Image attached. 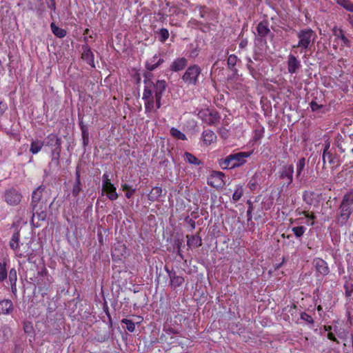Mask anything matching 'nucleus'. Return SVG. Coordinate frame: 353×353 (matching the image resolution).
I'll use <instances>...</instances> for the list:
<instances>
[{"label": "nucleus", "instance_id": "nucleus-1", "mask_svg": "<svg viewBox=\"0 0 353 353\" xmlns=\"http://www.w3.org/2000/svg\"><path fill=\"white\" fill-rule=\"evenodd\" d=\"M142 99L144 101L145 112L147 114L156 112L161 106L162 94L166 88L164 80H158L156 83L150 79L144 81Z\"/></svg>", "mask_w": 353, "mask_h": 353}, {"label": "nucleus", "instance_id": "nucleus-2", "mask_svg": "<svg viewBox=\"0 0 353 353\" xmlns=\"http://www.w3.org/2000/svg\"><path fill=\"white\" fill-rule=\"evenodd\" d=\"M339 210L337 222L341 225H344L353 212V190L343 196Z\"/></svg>", "mask_w": 353, "mask_h": 353}, {"label": "nucleus", "instance_id": "nucleus-3", "mask_svg": "<svg viewBox=\"0 0 353 353\" xmlns=\"http://www.w3.org/2000/svg\"><path fill=\"white\" fill-rule=\"evenodd\" d=\"M252 154L251 151L230 154L220 162V166L224 170L240 167L246 163V159Z\"/></svg>", "mask_w": 353, "mask_h": 353}, {"label": "nucleus", "instance_id": "nucleus-4", "mask_svg": "<svg viewBox=\"0 0 353 353\" xmlns=\"http://www.w3.org/2000/svg\"><path fill=\"white\" fill-rule=\"evenodd\" d=\"M297 37L299 42L296 45L293 46V48H300L301 52H305L314 43L316 34L312 29L307 28L299 31Z\"/></svg>", "mask_w": 353, "mask_h": 353}, {"label": "nucleus", "instance_id": "nucleus-5", "mask_svg": "<svg viewBox=\"0 0 353 353\" xmlns=\"http://www.w3.org/2000/svg\"><path fill=\"white\" fill-rule=\"evenodd\" d=\"M46 145L51 148L52 163L56 165H59L61 150V138L54 134H50L46 137Z\"/></svg>", "mask_w": 353, "mask_h": 353}, {"label": "nucleus", "instance_id": "nucleus-6", "mask_svg": "<svg viewBox=\"0 0 353 353\" xmlns=\"http://www.w3.org/2000/svg\"><path fill=\"white\" fill-rule=\"evenodd\" d=\"M201 72V69L199 65H191L185 70L182 77V79L187 84L196 85Z\"/></svg>", "mask_w": 353, "mask_h": 353}, {"label": "nucleus", "instance_id": "nucleus-7", "mask_svg": "<svg viewBox=\"0 0 353 353\" xmlns=\"http://www.w3.org/2000/svg\"><path fill=\"white\" fill-rule=\"evenodd\" d=\"M198 117L209 125H215L219 123L220 120L219 113L209 109L200 110L198 113Z\"/></svg>", "mask_w": 353, "mask_h": 353}, {"label": "nucleus", "instance_id": "nucleus-8", "mask_svg": "<svg viewBox=\"0 0 353 353\" xmlns=\"http://www.w3.org/2000/svg\"><path fill=\"white\" fill-rule=\"evenodd\" d=\"M102 191L107 194L109 199L114 201L118 198V194L116 192V188L111 183L110 175L105 172L102 176Z\"/></svg>", "mask_w": 353, "mask_h": 353}, {"label": "nucleus", "instance_id": "nucleus-9", "mask_svg": "<svg viewBox=\"0 0 353 353\" xmlns=\"http://www.w3.org/2000/svg\"><path fill=\"white\" fill-rule=\"evenodd\" d=\"M294 166L287 164L282 166L279 170V177L283 180L282 188H288L293 181Z\"/></svg>", "mask_w": 353, "mask_h": 353}, {"label": "nucleus", "instance_id": "nucleus-10", "mask_svg": "<svg viewBox=\"0 0 353 353\" xmlns=\"http://www.w3.org/2000/svg\"><path fill=\"white\" fill-rule=\"evenodd\" d=\"M21 192L14 188H9L4 192V200L9 205H17L21 202Z\"/></svg>", "mask_w": 353, "mask_h": 353}, {"label": "nucleus", "instance_id": "nucleus-11", "mask_svg": "<svg viewBox=\"0 0 353 353\" xmlns=\"http://www.w3.org/2000/svg\"><path fill=\"white\" fill-rule=\"evenodd\" d=\"M225 174L220 171H212L208 178V184L212 187L219 188L225 185Z\"/></svg>", "mask_w": 353, "mask_h": 353}, {"label": "nucleus", "instance_id": "nucleus-12", "mask_svg": "<svg viewBox=\"0 0 353 353\" xmlns=\"http://www.w3.org/2000/svg\"><path fill=\"white\" fill-rule=\"evenodd\" d=\"M44 190V187L43 186H39L37 188H36L32 194V202H31V207L32 209V211L36 210V208H40L41 209V200L42 198V193Z\"/></svg>", "mask_w": 353, "mask_h": 353}, {"label": "nucleus", "instance_id": "nucleus-13", "mask_svg": "<svg viewBox=\"0 0 353 353\" xmlns=\"http://www.w3.org/2000/svg\"><path fill=\"white\" fill-rule=\"evenodd\" d=\"M19 237H20V234H19V231H17L15 232L12 236V238L10 239V248L17 251L18 252V256L19 257H25L26 256H28L30 254H31L30 253H27L26 254H25L24 253L26 252H24L23 253L22 252H21L20 250V246H19Z\"/></svg>", "mask_w": 353, "mask_h": 353}, {"label": "nucleus", "instance_id": "nucleus-14", "mask_svg": "<svg viewBox=\"0 0 353 353\" xmlns=\"http://www.w3.org/2000/svg\"><path fill=\"white\" fill-rule=\"evenodd\" d=\"M314 265L316 272L322 276L327 275L330 272L327 263L323 259H315L314 261Z\"/></svg>", "mask_w": 353, "mask_h": 353}, {"label": "nucleus", "instance_id": "nucleus-15", "mask_svg": "<svg viewBox=\"0 0 353 353\" xmlns=\"http://www.w3.org/2000/svg\"><path fill=\"white\" fill-rule=\"evenodd\" d=\"M164 60L155 54L152 58L149 59L145 63V67L148 70L152 71L160 66Z\"/></svg>", "mask_w": 353, "mask_h": 353}, {"label": "nucleus", "instance_id": "nucleus-16", "mask_svg": "<svg viewBox=\"0 0 353 353\" xmlns=\"http://www.w3.org/2000/svg\"><path fill=\"white\" fill-rule=\"evenodd\" d=\"M188 61L185 57L177 58L170 65V70L173 72H179L185 68Z\"/></svg>", "mask_w": 353, "mask_h": 353}, {"label": "nucleus", "instance_id": "nucleus-17", "mask_svg": "<svg viewBox=\"0 0 353 353\" xmlns=\"http://www.w3.org/2000/svg\"><path fill=\"white\" fill-rule=\"evenodd\" d=\"M300 67V61L294 55H289L288 61V70L289 73H295Z\"/></svg>", "mask_w": 353, "mask_h": 353}, {"label": "nucleus", "instance_id": "nucleus-18", "mask_svg": "<svg viewBox=\"0 0 353 353\" xmlns=\"http://www.w3.org/2000/svg\"><path fill=\"white\" fill-rule=\"evenodd\" d=\"M202 139L206 145H209L216 140V135L211 130H205L202 133Z\"/></svg>", "mask_w": 353, "mask_h": 353}, {"label": "nucleus", "instance_id": "nucleus-19", "mask_svg": "<svg viewBox=\"0 0 353 353\" xmlns=\"http://www.w3.org/2000/svg\"><path fill=\"white\" fill-rule=\"evenodd\" d=\"M257 35L261 38H264L270 32L267 21H261L256 27Z\"/></svg>", "mask_w": 353, "mask_h": 353}, {"label": "nucleus", "instance_id": "nucleus-20", "mask_svg": "<svg viewBox=\"0 0 353 353\" xmlns=\"http://www.w3.org/2000/svg\"><path fill=\"white\" fill-rule=\"evenodd\" d=\"M165 270L168 273V276L170 279V283L172 286L176 288L182 285L184 281V279L182 276L176 275L174 272L170 271L167 268H165Z\"/></svg>", "mask_w": 353, "mask_h": 353}, {"label": "nucleus", "instance_id": "nucleus-21", "mask_svg": "<svg viewBox=\"0 0 353 353\" xmlns=\"http://www.w3.org/2000/svg\"><path fill=\"white\" fill-rule=\"evenodd\" d=\"M305 166V159L301 158L296 165V179L301 181L303 179V172Z\"/></svg>", "mask_w": 353, "mask_h": 353}, {"label": "nucleus", "instance_id": "nucleus-22", "mask_svg": "<svg viewBox=\"0 0 353 353\" xmlns=\"http://www.w3.org/2000/svg\"><path fill=\"white\" fill-rule=\"evenodd\" d=\"M13 310L12 302L9 299H4L0 301V313L3 314H10Z\"/></svg>", "mask_w": 353, "mask_h": 353}, {"label": "nucleus", "instance_id": "nucleus-23", "mask_svg": "<svg viewBox=\"0 0 353 353\" xmlns=\"http://www.w3.org/2000/svg\"><path fill=\"white\" fill-rule=\"evenodd\" d=\"M330 143H327L325 145L323 156H322V160L323 165H325L326 160L328 161L329 163L334 164L335 163L334 157L331 154L330 149Z\"/></svg>", "mask_w": 353, "mask_h": 353}, {"label": "nucleus", "instance_id": "nucleus-24", "mask_svg": "<svg viewBox=\"0 0 353 353\" xmlns=\"http://www.w3.org/2000/svg\"><path fill=\"white\" fill-rule=\"evenodd\" d=\"M185 160L190 164L199 166L201 165V168H203V162L194 156L192 154L185 152L184 153Z\"/></svg>", "mask_w": 353, "mask_h": 353}, {"label": "nucleus", "instance_id": "nucleus-25", "mask_svg": "<svg viewBox=\"0 0 353 353\" xmlns=\"http://www.w3.org/2000/svg\"><path fill=\"white\" fill-rule=\"evenodd\" d=\"M186 238L188 246L199 248L201 245V238L199 236L187 235Z\"/></svg>", "mask_w": 353, "mask_h": 353}, {"label": "nucleus", "instance_id": "nucleus-26", "mask_svg": "<svg viewBox=\"0 0 353 353\" xmlns=\"http://www.w3.org/2000/svg\"><path fill=\"white\" fill-rule=\"evenodd\" d=\"M44 145L43 141L41 140H33L30 146V152L32 154L39 153Z\"/></svg>", "mask_w": 353, "mask_h": 353}, {"label": "nucleus", "instance_id": "nucleus-27", "mask_svg": "<svg viewBox=\"0 0 353 353\" xmlns=\"http://www.w3.org/2000/svg\"><path fill=\"white\" fill-rule=\"evenodd\" d=\"M333 34L335 37L334 41H333V48L335 49H337V47L339 45V40L341 38H342L344 35L343 32L341 29L338 28L336 27H334L333 28Z\"/></svg>", "mask_w": 353, "mask_h": 353}, {"label": "nucleus", "instance_id": "nucleus-28", "mask_svg": "<svg viewBox=\"0 0 353 353\" xmlns=\"http://www.w3.org/2000/svg\"><path fill=\"white\" fill-rule=\"evenodd\" d=\"M162 193V189L160 187H154L148 195V198L151 201L158 200Z\"/></svg>", "mask_w": 353, "mask_h": 353}, {"label": "nucleus", "instance_id": "nucleus-29", "mask_svg": "<svg viewBox=\"0 0 353 353\" xmlns=\"http://www.w3.org/2000/svg\"><path fill=\"white\" fill-rule=\"evenodd\" d=\"M50 28L53 34L59 38H63L66 35V31L57 26L54 23H51Z\"/></svg>", "mask_w": 353, "mask_h": 353}, {"label": "nucleus", "instance_id": "nucleus-30", "mask_svg": "<svg viewBox=\"0 0 353 353\" xmlns=\"http://www.w3.org/2000/svg\"><path fill=\"white\" fill-rule=\"evenodd\" d=\"M170 134L173 137L180 140L184 141L187 139L185 134L175 128H172L170 129Z\"/></svg>", "mask_w": 353, "mask_h": 353}, {"label": "nucleus", "instance_id": "nucleus-31", "mask_svg": "<svg viewBox=\"0 0 353 353\" xmlns=\"http://www.w3.org/2000/svg\"><path fill=\"white\" fill-rule=\"evenodd\" d=\"M299 214L301 215H303L305 218L307 219V221L306 222V224L307 225H314V219H316V216L314 215V213H311L310 214L309 212H306V211H303L299 213Z\"/></svg>", "mask_w": 353, "mask_h": 353}, {"label": "nucleus", "instance_id": "nucleus-32", "mask_svg": "<svg viewBox=\"0 0 353 353\" xmlns=\"http://www.w3.org/2000/svg\"><path fill=\"white\" fill-rule=\"evenodd\" d=\"M337 3L346 10L353 12V3H351L350 0H337Z\"/></svg>", "mask_w": 353, "mask_h": 353}, {"label": "nucleus", "instance_id": "nucleus-33", "mask_svg": "<svg viewBox=\"0 0 353 353\" xmlns=\"http://www.w3.org/2000/svg\"><path fill=\"white\" fill-rule=\"evenodd\" d=\"M243 194V189L242 186H241V185L236 186V188L234 190V192L233 193V195H232L233 201L234 202L238 201L241 198Z\"/></svg>", "mask_w": 353, "mask_h": 353}, {"label": "nucleus", "instance_id": "nucleus-34", "mask_svg": "<svg viewBox=\"0 0 353 353\" xmlns=\"http://www.w3.org/2000/svg\"><path fill=\"white\" fill-rule=\"evenodd\" d=\"M292 231L296 237L300 238L306 231V228L304 226H297L292 228Z\"/></svg>", "mask_w": 353, "mask_h": 353}, {"label": "nucleus", "instance_id": "nucleus-35", "mask_svg": "<svg viewBox=\"0 0 353 353\" xmlns=\"http://www.w3.org/2000/svg\"><path fill=\"white\" fill-rule=\"evenodd\" d=\"M40 210V208H36V210L33 211L32 217L34 218L37 216L38 219L44 221L46 220L47 216L46 212H44L43 210H41V212H39V210Z\"/></svg>", "mask_w": 353, "mask_h": 353}, {"label": "nucleus", "instance_id": "nucleus-36", "mask_svg": "<svg viewBox=\"0 0 353 353\" xmlns=\"http://www.w3.org/2000/svg\"><path fill=\"white\" fill-rule=\"evenodd\" d=\"M8 273L6 268V263L0 262V281H3L6 279Z\"/></svg>", "mask_w": 353, "mask_h": 353}, {"label": "nucleus", "instance_id": "nucleus-37", "mask_svg": "<svg viewBox=\"0 0 353 353\" xmlns=\"http://www.w3.org/2000/svg\"><path fill=\"white\" fill-rule=\"evenodd\" d=\"M38 276H41V277H43V279L45 280L43 281V286H41L42 284L38 281H37V285L39 288H48V286L49 285V280L48 278H45L46 276V274L45 272H39L38 273Z\"/></svg>", "mask_w": 353, "mask_h": 353}, {"label": "nucleus", "instance_id": "nucleus-38", "mask_svg": "<svg viewBox=\"0 0 353 353\" xmlns=\"http://www.w3.org/2000/svg\"><path fill=\"white\" fill-rule=\"evenodd\" d=\"M237 60V57L234 54H230L228 57V65L231 70H232L234 67L236 65Z\"/></svg>", "mask_w": 353, "mask_h": 353}, {"label": "nucleus", "instance_id": "nucleus-39", "mask_svg": "<svg viewBox=\"0 0 353 353\" xmlns=\"http://www.w3.org/2000/svg\"><path fill=\"white\" fill-rule=\"evenodd\" d=\"M169 37V32L165 28H161L159 30V41L165 42Z\"/></svg>", "mask_w": 353, "mask_h": 353}, {"label": "nucleus", "instance_id": "nucleus-40", "mask_svg": "<svg viewBox=\"0 0 353 353\" xmlns=\"http://www.w3.org/2000/svg\"><path fill=\"white\" fill-rule=\"evenodd\" d=\"M121 322L124 324H125L126 325V329L130 332H132L134 331L135 330V324L130 320H128V319H123L121 321Z\"/></svg>", "mask_w": 353, "mask_h": 353}, {"label": "nucleus", "instance_id": "nucleus-41", "mask_svg": "<svg viewBox=\"0 0 353 353\" xmlns=\"http://www.w3.org/2000/svg\"><path fill=\"white\" fill-rule=\"evenodd\" d=\"M8 276L10 283H17V274L15 269L12 268L10 270Z\"/></svg>", "mask_w": 353, "mask_h": 353}, {"label": "nucleus", "instance_id": "nucleus-42", "mask_svg": "<svg viewBox=\"0 0 353 353\" xmlns=\"http://www.w3.org/2000/svg\"><path fill=\"white\" fill-rule=\"evenodd\" d=\"M81 190V181H76L75 184L74 185L73 188H72L73 196H78V194H79Z\"/></svg>", "mask_w": 353, "mask_h": 353}, {"label": "nucleus", "instance_id": "nucleus-43", "mask_svg": "<svg viewBox=\"0 0 353 353\" xmlns=\"http://www.w3.org/2000/svg\"><path fill=\"white\" fill-rule=\"evenodd\" d=\"M301 319L309 323H314V320H313V318L308 314L305 313V312H302L301 314Z\"/></svg>", "mask_w": 353, "mask_h": 353}, {"label": "nucleus", "instance_id": "nucleus-44", "mask_svg": "<svg viewBox=\"0 0 353 353\" xmlns=\"http://www.w3.org/2000/svg\"><path fill=\"white\" fill-rule=\"evenodd\" d=\"M79 125L81 126V134H82V138H85V139H88V137H89L88 135V129L85 127V125L83 124V122L81 121L79 123Z\"/></svg>", "mask_w": 353, "mask_h": 353}, {"label": "nucleus", "instance_id": "nucleus-45", "mask_svg": "<svg viewBox=\"0 0 353 353\" xmlns=\"http://www.w3.org/2000/svg\"><path fill=\"white\" fill-rule=\"evenodd\" d=\"M350 42L348 40V39L343 36L342 38L340 39L339 46H341V47L350 46Z\"/></svg>", "mask_w": 353, "mask_h": 353}, {"label": "nucleus", "instance_id": "nucleus-46", "mask_svg": "<svg viewBox=\"0 0 353 353\" xmlns=\"http://www.w3.org/2000/svg\"><path fill=\"white\" fill-rule=\"evenodd\" d=\"M7 108V104L0 99V117L3 115Z\"/></svg>", "mask_w": 353, "mask_h": 353}, {"label": "nucleus", "instance_id": "nucleus-47", "mask_svg": "<svg viewBox=\"0 0 353 353\" xmlns=\"http://www.w3.org/2000/svg\"><path fill=\"white\" fill-rule=\"evenodd\" d=\"M310 105L312 111H316L322 107V105H319L316 102L314 101H312Z\"/></svg>", "mask_w": 353, "mask_h": 353}, {"label": "nucleus", "instance_id": "nucleus-48", "mask_svg": "<svg viewBox=\"0 0 353 353\" xmlns=\"http://www.w3.org/2000/svg\"><path fill=\"white\" fill-rule=\"evenodd\" d=\"M312 193L305 192L303 196L304 201H305L308 204H311V202L308 199V197H309V196H312Z\"/></svg>", "mask_w": 353, "mask_h": 353}, {"label": "nucleus", "instance_id": "nucleus-49", "mask_svg": "<svg viewBox=\"0 0 353 353\" xmlns=\"http://www.w3.org/2000/svg\"><path fill=\"white\" fill-rule=\"evenodd\" d=\"M248 185L250 190H254L256 188V181L254 179H252Z\"/></svg>", "mask_w": 353, "mask_h": 353}, {"label": "nucleus", "instance_id": "nucleus-50", "mask_svg": "<svg viewBox=\"0 0 353 353\" xmlns=\"http://www.w3.org/2000/svg\"><path fill=\"white\" fill-rule=\"evenodd\" d=\"M10 285H11V290H12V293L16 294L17 293L16 283H14V284L13 283H10Z\"/></svg>", "mask_w": 353, "mask_h": 353}, {"label": "nucleus", "instance_id": "nucleus-51", "mask_svg": "<svg viewBox=\"0 0 353 353\" xmlns=\"http://www.w3.org/2000/svg\"><path fill=\"white\" fill-rule=\"evenodd\" d=\"M252 208L250 206L248 211H247V215L248 216V221L252 219V216H251V214H252Z\"/></svg>", "mask_w": 353, "mask_h": 353}, {"label": "nucleus", "instance_id": "nucleus-52", "mask_svg": "<svg viewBox=\"0 0 353 353\" xmlns=\"http://www.w3.org/2000/svg\"><path fill=\"white\" fill-rule=\"evenodd\" d=\"M76 181H81L80 172L78 170L76 171Z\"/></svg>", "mask_w": 353, "mask_h": 353}, {"label": "nucleus", "instance_id": "nucleus-53", "mask_svg": "<svg viewBox=\"0 0 353 353\" xmlns=\"http://www.w3.org/2000/svg\"><path fill=\"white\" fill-rule=\"evenodd\" d=\"M134 190H132V191H128L125 194V196L127 198H130L134 192Z\"/></svg>", "mask_w": 353, "mask_h": 353}, {"label": "nucleus", "instance_id": "nucleus-54", "mask_svg": "<svg viewBox=\"0 0 353 353\" xmlns=\"http://www.w3.org/2000/svg\"><path fill=\"white\" fill-rule=\"evenodd\" d=\"M247 43H248V41H242L240 43L239 46H240L241 48H244V47H245V46H246Z\"/></svg>", "mask_w": 353, "mask_h": 353}, {"label": "nucleus", "instance_id": "nucleus-55", "mask_svg": "<svg viewBox=\"0 0 353 353\" xmlns=\"http://www.w3.org/2000/svg\"><path fill=\"white\" fill-rule=\"evenodd\" d=\"M88 141H89V137H88L87 139H85V138H83V142L85 145L88 143Z\"/></svg>", "mask_w": 353, "mask_h": 353}, {"label": "nucleus", "instance_id": "nucleus-56", "mask_svg": "<svg viewBox=\"0 0 353 353\" xmlns=\"http://www.w3.org/2000/svg\"><path fill=\"white\" fill-rule=\"evenodd\" d=\"M129 185L128 184H125L123 185V190H128L129 189Z\"/></svg>", "mask_w": 353, "mask_h": 353}, {"label": "nucleus", "instance_id": "nucleus-57", "mask_svg": "<svg viewBox=\"0 0 353 353\" xmlns=\"http://www.w3.org/2000/svg\"><path fill=\"white\" fill-rule=\"evenodd\" d=\"M90 54L91 56H92V54L91 52H90V50H88V52H85V53L83 54V56H87V57H88Z\"/></svg>", "mask_w": 353, "mask_h": 353}, {"label": "nucleus", "instance_id": "nucleus-58", "mask_svg": "<svg viewBox=\"0 0 353 353\" xmlns=\"http://www.w3.org/2000/svg\"><path fill=\"white\" fill-rule=\"evenodd\" d=\"M166 332L168 334H170V333H174V332L173 331L172 329H168V330H166Z\"/></svg>", "mask_w": 353, "mask_h": 353}, {"label": "nucleus", "instance_id": "nucleus-59", "mask_svg": "<svg viewBox=\"0 0 353 353\" xmlns=\"http://www.w3.org/2000/svg\"><path fill=\"white\" fill-rule=\"evenodd\" d=\"M50 8H52V9H55V3L53 1L50 6Z\"/></svg>", "mask_w": 353, "mask_h": 353}, {"label": "nucleus", "instance_id": "nucleus-60", "mask_svg": "<svg viewBox=\"0 0 353 353\" xmlns=\"http://www.w3.org/2000/svg\"><path fill=\"white\" fill-rule=\"evenodd\" d=\"M329 339H331V340H334V337L332 336V334H329Z\"/></svg>", "mask_w": 353, "mask_h": 353}, {"label": "nucleus", "instance_id": "nucleus-61", "mask_svg": "<svg viewBox=\"0 0 353 353\" xmlns=\"http://www.w3.org/2000/svg\"><path fill=\"white\" fill-rule=\"evenodd\" d=\"M191 227H192V229H194L195 228V223H194V221H192Z\"/></svg>", "mask_w": 353, "mask_h": 353}, {"label": "nucleus", "instance_id": "nucleus-62", "mask_svg": "<svg viewBox=\"0 0 353 353\" xmlns=\"http://www.w3.org/2000/svg\"><path fill=\"white\" fill-rule=\"evenodd\" d=\"M317 310H318L319 311L321 310H322L321 306V305H319V306L317 307Z\"/></svg>", "mask_w": 353, "mask_h": 353}, {"label": "nucleus", "instance_id": "nucleus-63", "mask_svg": "<svg viewBox=\"0 0 353 353\" xmlns=\"http://www.w3.org/2000/svg\"><path fill=\"white\" fill-rule=\"evenodd\" d=\"M346 294L347 296H350V293L348 291H346Z\"/></svg>", "mask_w": 353, "mask_h": 353}, {"label": "nucleus", "instance_id": "nucleus-64", "mask_svg": "<svg viewBox=\"0 0 353 353\" xmlns=\"http://www.w3.org/2000/svg\"><path fill=\"white\" fill-rule=\"evenodd\" d=\"M351 240L353 241V234H351V237H350Z\"/></svg>", "mask_w": 353, "mask_h": 353}]
</instances>
